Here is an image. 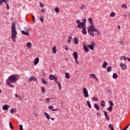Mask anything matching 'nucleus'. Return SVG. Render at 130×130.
<instances>
[{"mask_svg": "<svg viewBox=\"0 0 130 130\" xmlns=\"http://www.w3.org/2000/svg\"><path fill=\"white\" fill-rule=\"evenodd\" d=\"M97 115H98V116H99V115H100V114H99V113H97Z\"/></svg>", "mask_w": 130, "mask_h": 130, "instance_id": "338daca9", "label": "nucleus"}, {"mask_svg": "<svg viewBox=\"0 0 130 130\" xmlns=\"http://www.w3.org/2000/svg\"><path fill=\"white\" fill-rule=\"evenodd\" d=\"M26 46L28 47V48H31L32 47V43L31 42H28L26 43Z\"/></svg>", "mask_w": 130, "mask_h": 130, "instance_id": "2eb2a0df", "label": "nucleus"}, {"mask_svg": "<svg viewBox=\"0 0 130 130\" xmlns=\"http://www.w3.org/2000/svg\"><path fill=\"white\" fill-rule=\"evenodd\" d=\"M63 47L64 49H65V50H68L69 49L68 45H65Z\"/></svg>", "mask_w": 130, "mask_h": 130, "instance_id": "a19ab883", "label": "nucleus"}, {"mask_svg": "<svg viewBox=\"0 0 130 130\" xmlns=\"http://www.w3.org/2000/svg\"><path fill=\"white\" fill-rule=\"evenodd\" d=\"M58 87H59V89H60V90H61V85H60V83H59V84H58Z\"/></svg>", "mask_w": 130, "mask_h": 130, "instance_id": "603ef678", "label": "nucleus"}, {"mask_svg": "<svg viewBox=\"0 0 130 130\" xmlns=\"http://www.w3.org/2000/svg\"><path fill=\"white\" fill-rule=\"evenodd\" d=\"M90 78H92V79H96V76L93 74L90 75Z\"/></svg>", "mask_w": 130, "mask_h": 130, "instance_id": "cd10ccee", "label": "nucleus"}, {"mask_svg": "<svg viewBox=\"0 0 130 130\" xmlns=\"http://www.w3.org/2000/svg\"><path fill=\"white\" fill-rule=\"evenodd\" d=\"M84 50L85 52H88L89 51V49L88 48V46H86V45H84Z\"/></svg>", "mask_w": 130, "mask_h": 130, "instance_id": "f3484780", "label": "nucleus"}, {"mask_svg": "<svg viewBox=\"0 0 130 130\" xmlns=\"http://www.w3.org/2000/svg\"><path fill=\"white\" fill-rule=\"evenodd\" d=\"M6 0H0V6H3V3H5Z\"/></svg>", "mask_w": 130, "mask_h": 130, "instance_id": "79ce46f5", "label": "nucleus"}, {"mask_svg": "<svg viewBox=\"0 0 130 130\" xmlns=\"http://www.w3.org/2000/svg\"><path fill=\"white\" fill-rule=\"evenodd\" d=\"M95 80H96V81H98V78H96V77H95Z\"/></svg>", "mask_w": 130, "mask_h": 130, "instance_id": "774afa93", "label": "nucleus"}, {"mask_svg": "<svg viewBox=\"0 0 130 130\" xmlns=\"http://www.w3.org/2000/svg\"><path fill=\"white\" fill-rule=\"evenodd\" d=\"M54 77H55L54 76L52 75H50L49 77V79H50L51 81H52L54 79Z\"/></svg>", "mask_w": 130, "mask_h": 130, "instance_id": "393cba45", "label": "nucleus"}, {"mask_svg": "<svg viewBox=\"0 0 130 130\" xmlns=\"http://www.w3.org/2000/svg\"><path fill=\"white\" fill-rule=\"evenodd\" d=\"M38 62H39V58L37 57L35 59V61H34V62L35 66H36V64H37V63H38Z\"/></svg>", "mask_w": 130, "mask_h": 130, "instance_id": "4468645a", "label": "nucleus"}, {"mask_svg": "<svg viewBox=\"0 0 130 130\" xmlns=\"http://www.w3.org/2000/svg\"><path fill=\"white\" fill-rule=\"evenodd\" d=\"M88 21L90 24V26H89L88 29V34L92 37H94L95 35L94 32H96V34L99 35V31H98V29L97 28L95 27V25L93 24V20L92 18H88Z\"/></svg>", "mask_w": 130, "mask_h": 130, "instance_id": "f257e3e1", "label": "nucleus"}, {"mask_svg": "<svg viewBox=\"0 0 130 130\" xmlns=\"http://www.w3.org/2000/svg\"><path fill=\"white\" fill-rule=\"evenodd\" d=\"M122 9H127V6H126V5L125 4H122Z\"/></svg>", "mask_w": 130, "mask_h": 130, "instance_id": "473e14b6", "label": "nucleus"}, {"mask_svg": "<svg viewBox=\"0 0 130 130\" xmlns=\"http://www.w3.org/2000/svg\"><path fill=\"white\" fill-rule=\"evenodd\" d=\"M8 82H9V81H10L11 83H16V82H17V81H18V78H17V77H16V76H15L14 75H13L10 76L8 78Z\"/></svg>", "mask_w": 130, "mask_h": 130, "instance_id": "20e7f679", "label": "nucleus"}, {"mask_svg": "<svg viewBox=\"0 0 130 130\" xmlns=\"http://www.w3.org/2000/svg\"><path fill=\"white\" fill-rule=\"evenodd\" d=\"M55 83H56V84H57V85H58L60 83V82H59V81H56Z\"/></svg>", "mask_w": 130, "mask_h": 130, "instance_id": "052dcab7", "label": "nucleus"}, {"mask_svg": "<svg viewBox=\"0 0 130 130\" xmlns=\"http://www.w3.org/2000/svg\"><path fill=\"white\" fill-rule=\"evenodd\" d=\"M74 42L75 44H79V38L78 37H75L74 39Z\"/></svg>", "mask_w": 130, "mask_h": 130, "instance_id": "9d476101", "label": "nucleus"}, {"mask_svg": "<svg viewBox=\"0 0 130 130\" xmlns=\"http://www.w3.org/2000/svg\"><path fill=\"white\" fill-rule=\"evenodd\" d=\"M109 104L110 105V107H112V106H114V104L112 102V101H110L109 102Z\"/></svg>", "mask_w": 130, "mask_h": 130, "instance_id": "72a5a7b5", "label": "nucleus"}, {"mask_svg": "<svg viewBox=\"0 0 130 130\" xmlns=\"http://www.w3.org/2000/svg\"><path fill=\"white\" fill-rule=\"evenodd\" d=\"M44 115L46 116V118L48 120L51 119V120H54V118H50V116H49V115H48V113L45 112Z\"/></svg>", "mask_w": 130, "mask_h": 130, "instance_id": "0eeeda50", "label": "nucleus"}, {"mask_svg": "<svg viewBox=\"0 0 130 130\" xmlns=\"http://www.w3.org/2000/svg\"><path fill=\"white\" fill-rule=\"evenodd\" d=\"M29 81H30V82H32V81H36V78L32 76L31 77H30L29 78Z\"/></svg>", "mask_w": 130, "mask_h": 130, "instance_id": "4be33fe9", "label": "nucleus"}, {"mask_svg": "<svg viewBox=\"0 0 130 130\" xmlns=\"http://www.w3.org/2000/svg\"><path fill=\"white\" fill-rule=\"evenodd\" d=\"M87 105L89 108H92V106L91 105V103L89 101H87Z\"/></svg>", "mask_w": 130, "mask_h": 130, "instance_id": "412c9836", "label": "nucleus"}, {"mask_svg": "<svg viewBox=\"0 0 130 130\" xmlns=\"http://www.w3.org/2000/svg\"><path fill=\"white\" fill-rule=\"evenodd\" d=\"M128 126H129V124H127V126L124 128H123L122 130L127 129V127H128Z\"/></svg>", "mask_w": 130, "mask_h": 130, "instance_id": "09e8293b", "label": "nucleus"}, {"mask_svg": "<svg viewBox=\"0 0 130 130\" xmlns=\"http://www.w3.org/2000/svg\"><path fill=\"white\" fill-rule=\"evenodd\" d=\"M109 127H110V128L111 130H114V127H113V126H112V124H110L109 125Z\"/></svg>", "mask_w": 130, "mask_h": 130, "instance_id": "c756f323", "label": "nucleus"}, {"mask_svg": "<svg viewBox=\"0 0 130 130\" xmlns=\"http://www.w3.org/2000/svg\"><path fill=\"white\" fill-rule=\"evenodd\" d=\"M81 10H84V9H85V6L82 5L81 7H80Z\"/></svg>", "mask_w": 130, "mask_h": 130, "instance_id": "3c124183", "label": "nucleus"}, {"mask_svg": "<svg viewBox=\"0 0 130 130\" xmlns=\"http://www.w3.org/2000/svg\"><path fill=\"white\" fill-rule=\"evenodd\" d=\"M118 29H120V26L118 25Z\"/></svg>", "mask_w": 130, "mask_h": 130, "instance_id": "69168bd1", "label": "nucleus"}, {"mask_svg": "<svg viewBox=\"0 0 130 130\" xmlns=\"http://www.w3.org/2000/svg\"><path fill=\"white\" fill-rule=\"evenodd\" d=\"M68 42H69V43H71V42H72V40H68Z\"/></svg>", "mask_w": 130, "mask_h": 130, "instance_id": "680f3d73", "label": "nucleus"}, {"mask_svg": "<svg viewBox=\"0 0 130 130\" xmlns=\"http://www.w3.org/2000/svg\"><path fill=\"white\" fill-rule=\"evenodd\" d=\"M73 56L74 57V59H78V53H77V52H74Z\"/></svg>", "mask_w": 130, "mask_h": 130, "instance_id": "ddd939ff", "label": "nucleus"}, {"mask_svg": "<svg viewBox=\"0 0 130 130\" xmlns=\"http://www.w3.org/2000/svg\"><path fill=\"white\" fill-rule=\"evenodd\" d=\"M32 21H34V22H35V17L32 16Z\"/></svg>", "mask_w": 130, "mask_h": 130, "instance_id": "6e6d98bb", "label": "nucleus"}, {"mask_svg": "<svg viewBox=\"0 0 130 130\" xmlns=\"http://www.w3.org/2000/svg\"><path fill=\"white\" fill-rule=\"evenodd\" d=\"M107 72H111V67H108Z\"/></svg>", "mask_w": 130, "mask_h": 130, "instance_id": "49530a36", "label": "nucleus"}, {"mask_svg": "<svg viewBox=\"0 0 130 130\" xmlns=\"http://www.w3.org/2000/svg\"><path fill=\"white\" fill-rule=\"evenodd\" d=\"M51 100V98H47L45 100L46 103H49V100Z\"/></svg>", "mask_w": 130, "mask_h": 130, "instance_id": "f704fd0d", "label": "nucleus"}, {"mask_svg": "<svg viewBox=\"0 0 130 130\" xmlns=\"http://www.w3.org/2000/svg\"><path fill=\"white\" fill-rule=\"evenodd\" d=\"M40 7H41V8H43L44 7V6L41 3Z\"/></svg>", "mask_w": 130, "mask_h": 130, "instance_id": "13d9d810", "label": "nucleus"}, {"mask_svg": "<svg viewBox=\"0 0 130 130\" xmlns=\"http://www.w3.org/2000/svg\"><path fill=\"white\" fill-rule=\"evenodd\" d=\"M65 76H66V79H70V74H69V73H66Z\"/></svg>", "mask_w": 130, "mask_h": 130, "instance_id": "bb28decb", "label": "nucleus"}, {"mask_svg": "<svg viewBox=\"0 0 130 130\" xmlns=\"http://www.w3.org/2000/svg\"><path fill=\"white\" fill-rule=\"evenodd\" d=\"M39 19L41 22H43V17L40 16Z\"/></svg>", "mask_w": 130, "mask_h": 130, "instance_id": "de8ad7c7", "label": "nucleus"}, {"mask_svg": "<svg viewBox=\"0 0 130 130\" xmlns=\"http://www.w3.org/2000/svg\"><path fill=\"white\" fill-rule=\"evenodd\" d=\"M103 112H104V113L105 114V116L106 117V119H107V120H109V119H110V118H109V116L107 114V112H106L105 111H103Z\"/></svg>", "mask_w": 130, "mask_h": 130, "instance_id": "6e6552de", "label": "nucleus"}, {"mask_svg": "<svg viewBox=\"0 0 130 130\" xmlns=\"http://www.w3.org/2000/svg\"><path fill=\"white\" fill-rule=\"evenodd\" d=\"M87 47H89L91 50H93L94 49V46L92 45H87Z\"/></svg>", "mask_w": 130, "mask_h": 130, "instance_id": "6ab92c4d", "label": "nucleus"}, {"mask_svg": "<svg viewBox=\"0 0 130 130\" xmlns=\"http://www.w3.org/2000/svg\"><path fill=\"white\" fill-rule=\"evenodd\" d=\"M16 38H17V29H16V26L15 23H13L11 27V39L13 42H16Z\"/></svg>", "mask_w": 130, "mask_h": 130, "instance_id": "7ed1b4c3", "label": "nucleus"}, {"mask_svg": "<svg viewBox=\"0 0 130 130\" xmlns=\"http://www.w3.org/2000/svg\"><path fill=\"white\" fill-rule=\"evenodd\" d=\"M83 92L84 97H85V98H88V97H89V93H88V90H87V88H83Z\"/></svg>", "mask_w": 130, "mask_h": 130, "instance_id": "39448f33", "label": "nucleus"}, {"mask_svg": "<svg viewBox=\"0 0 130 130\" xmlns=\"http://www.w3.org/2000/svg\"><path fill=\"white\" fill-rule=\"evenodd\" d=\"M108 66V63H107V62L106 61H104L103 65H102V67L104 69H106V67Z\"/></svg>", "mask_w": 130, "mask_h": 130, "instance_id": "f8f14e48", "label": "nucleus"}, {"mask_svg": "<svg viewBox=\"0 0 130 130\" xmlns=\"http://www.w3.org/2000/svg\"><path fill=\"white\" fill-rule=\"evenodd\" d=\"M46 91V89H45V87L42 88V91L43 92V93H45Z\"/></svg>", "mask_w": 130, "mask_h": 130, "instance_id": "ea45409f", "label": "nucleus"}, {"mask_svg": "<svg viewBox=\"0 0 130 130\" xmlns=\"http://www.w3.org/2000/svg\"><path fill=\"white\" fill-rule=\"evenodd\" d=\"M24 30H25V31L26 32H30V30L29 29V28H27V27H25L24 28Z\"/></svg>", "mask_w": 130, "mask_h": 130, "instance_id": "7c9ffc66", "label": "nucleus"}, {"mask_svg": "<svg viewBox=\"0 0 130 130\" xmlns=\"http://www.w3.org/2000/svg\"><path fill=\"white\" fill-rule=\"evenodd\" d=\"M15 97H16L17 98H20V96H19V95H18V94H15Z\"/></svg>", "mask_w": 130, "mask_h": 130, "instance_id": "5fc2aeb1", "label": "nucleus"}, {"mask_svg": "<svg viewBox=\"0 0 130 130\" xmlns=\"http://www.w3.org/2000/svg\"><path fill=\"white\" fill-rule=\"evenodd\" d=\"M19 129L20 130H24V129L23 128V125L20 124L19 125Z\"/></svg>", "mask_w": 130, "mask_h": 130, "instance_id": "a18cd8bd", "label": "nucleus"}, {"mask_svg": "<svg viewBox=\"0 0 130 130\" xmlns=\"http://www.w3.org/2000/svg\"><path fill=\"white\" fill-rule=\"evenodd\" d=\"M6 7H7V9L8 10H9L10 9V6H9V4H6Z\"/></svg>", "mask_w": 130, "mask_h": 130, "instance_id": "864d4df0", "label": "nucleus"}, {"mask_svg": "<svg viewBox=\"0 0 130 130\" xmlns=\"http://www.w3.org/2000/svg\"><path fill=\"white\" fill-rule=\"evenodd\" d=\"M58 79V78H57V77H55H55H54L53 80H54L55 82H57Z\"/></svg>", "mask_w": 130, "mask_h": 130, "instance_id": "8fccbe9b", "label": "nucleus"}, {"mask_svg": "<svg viewBox=\"0 0 130 130\" xmlns=\"http://www.w3.org/2000/svg\"><path fill=\"white\" fill-rule=\"evenodd\" d=\"M108 111H112V107H109L107 109Z\"/></svg>", "mask_w": 130, "mask_h": 130, "instance_id": "e433bc0d", "label": "nucleus"}, {"mask_svg": "<svg viewBox=\"0 0 130 130\" xmlns=\"http://www.w3.org/2000/svg\"><path fill=\"white\" fill-rule=\"evenodd\" d=\"M48 108L50 110H52L53 111H56V110H58V109H57L56 108L55 109H53V106H50L48 107Z\"/></svg>", "mask_w": 130, "mask_h": 130, "instance_id": "1a4fd4ad", "label": "nucleus"}, {"mask_svg": "<svg viewBox=\"0 0 130 130\" xmlns=\"http://www.w3.org/2000/svg\"><path fill=\"white\" fill-rule=\"evenodd\" d=\"M7 85L10 87V88H14V85L11 83H10L9 81L7 82Z\"/></svg>", "mask_w": 130, "mask_h": 130, "instance_id": "5701e85b", "label": "nucleus"}, {"mask_svg": "<svg viewBox=\"0 0 130 130\" xmlns=\"http://www.w3.org/2000/svg\"><path fill=\"white\" fill-rule=\"evenodd\" d=\"M8 2H9V1H7V0H5L4 3L7 5V4H8Z\"/></svg>", "mask_w": 130, "mask_h": 130, "instance_id": "e2e57ef3", "label": "nucleus"}, {"mask_svg": "<svg viewBox=\"0 0 130 130\" xmlns=\"http://www.w3.org/2000/svg\"><path fill=\"white\" fill-rule=\"evenodd\" d=\"M76 62L77 64H79V61H78V59H75Z\"/></svg>", "mask_w": 130, "mask_h": 130, "instance_id": "4d7b16f0", "label": "nucleus"}, {"mask_svg": "<svg viewBox=\"0 0 130 130\" xmlns=\"http://www.w3.org/2000/svg\"><path fill=\"white\" fill-rule=\"evenodd\" d=\"M42 81L43 84H44V85H46L47 82H46V81H45V79H44V78H42Z\"/></svg>", "mask_w": 130, "mask_h": 130, "instance_id": "2f4dec72", "label": "nucleus"}, {"mask_svg": "<svg viewBox=\"0 0 130 130\" xmlns=\"http://www.w3.org/2000/svg\"><path fill=\"white\" fill-rule=\"evenodd\" d=\"M126 57H125V56H122L121 58H120V59L121 60H122V59H123V60H126Z\"/></svg>", "mask_w": 130, "mask_h": 130, "instance_id": "c9c22d12", "label": "nucleus"}, {"mask_svg": "<svg viewBox=\"0 0 130 130\" xmlns=\"http://www.w3.org/2000/svg\"><path fill=\"white\" fill-rule=\"evenodd\" d=\"M41 12H42V13H44V12H45V10H44V9H42L41 10Z\"/></svg>", "mask_w": 130, "mask_h": 130, "instance_id": "0e129e2a", "label": "nucleus"}, {"mask_svg": "<svg viewBox=\"0 0 130 130\" xmlns=\"http://www.w3.org/2000/svg\"><path fill=\"white\" fill-rule=\"evenodd\" d=\"M113 79H117V74H116V73L113 74Z\"/></svg>", "mask_w": 130, "mask_h": 130, "instance_id": "c85d7f7f", "label": "nucleus"}, {"mask_svg": "<svg viewBox=\"0 0 130 130\" xmlns=\"http://www.w3.org/2000/svg\"><path fill=\"white\" fill-rule=\"evenodd\" d=\"M52 52L53 53H56V51H57V50H56V47L54 46L52 49Z\"/></svg>", "mask_w": 130, "mask_h": 130, "instance_id": "a211bd4d", "label": "nucleus"}, {"mask_svg": "<svg viewBox=\"0 0 130 130\" xmlns=\"http://www.w3.org/2000/svg\"><path fill=\"white\" fill-rule=\"evenodd\" d=\"M69 39L70 40H73V37H72V36H69Z\"/></svg>", "mask_w": 130, "mask_h": 130, "instance_id": "bf43d9fd", "label": "nucleus"}, {"mask_svg": "<svg viewBox=\"0 0 130 130\" xmlns=\"http://www.w3.org/2000/svg\"><path fill=\"white\" fill-rule=\"evenodd\" d=\"M21 33L23 35H26V36H28V35H29V32L28 31H24V30H22Z\"/></svg>", "mask_w": 130, "mask_h": 130, "instance_id": "dca6fc26", "label": "nucleus"}, {"mask_svg": "<svg viewBox=\"0 0 130 130\" xmlns=\"http://www.w3.org/2000/svg\"><path fill=\"white\" fill-rule=\"evenodd\" d=\"M55 11L56 13H59V8H56L55 9Z\"/></svg>", "mask_w": 130, "mask_h": 130, "instance_id": "37998d69", "label": "nucleus"}, {"mask_svg": "<svg viewBox=\"0 0 130 130\" xmlns=\"http://www.w3.org/2000/svg\"><path fill=\"white\" fill-rule=\"evenodd\" d=\"M92 100H93L94 101H98V98H97V97H93Z\"/></svg>", "mask_w": 130, "mask_h": 130, "instance_id": "c03bdc74", "label": "nucleus"}, {"mask_svg": "<svg viewBox=\"0 0 130 130\" xmlns=\"http://www.w3.org/2000/svg\"><path fill=\"white\" fill-rule=\"evenodd\" d=\"M115 13L114 12H112L110 14V17H115Z\"/></svg>", "mask_w": 130, "mask_h": 130, "instance_id": "4c0bfd02", "label": "nucleus"}, {"mask_svg": "<svg viewBox=\"0 0 130 130\" xmlns=\"http://www.w3.org/2000/svg\"><path fill=\"white\" fill-rule=\"evenodd\" d=\"M10 108V106L8 105H5L3 107V110H8Z\"/></svg>", "mask_w": 130, "mask_h": 130, "instance_id": "9b49d317", "label": "nucleus"}, {"mask_svg": "<svg viewBox=\"0 0 130 130\" xmlns=\"http://www.w3.org/2000/svg\"><path fill=\"white\" fill-rule=\"evenodd\" d=\"M94 108H95L96 110H100V107H99V105L97 104L94 105Z\"/></svg>", "mask_w": 130, "mask_h": 130, "instance_id": "aec40b11", "label": "nucleus"}, {"mask_svg": "<svg viewBox=\"0 0 130 130\" xmlns=\"http://www.w3.org/2000/svg\"><path fill=\"white\" fill-rule=\"evenodd\" d=\"M16 112V110L13 109H11V113H15Z\"/></svg>", "mask_w": 130, "mask_h": 130, "instance_id": "58836bf2", "label": "nucleus"}, {"mask_svg": "<svg viewBox=\"0 0 130 130\" xmlns=\"http://www.w3.org/2000/svg\"><path fill=\"white\" fill-rule=\"evenodd\" d=\"M120 67L121 70H126V69H127V68L126 67V65L123 63H120Z\"/></svg>", "mask_w": 130, "mask_h": 130, "instance_id": "423d86ee", "label": "nucleus"}, {"mask_svg": "<svg viewBox=\"0 0 130 130\" xmlns=\"http://www.w3.org/2000/svg\"><path fill=\"white\" fill-rule=\"evenodd\" d=\"M101 106L102 107H104L105 106V101H102L101 103Z\"/></svg>", "mask_w": 130, "mask_h": 130, "instance_id": "b1692460", "label": "nucleus"}, {"mask_svg": "<svg viewBox=\"0 0 130 130\" xmlns=\"http://www.w3.org/2000/svg\"><path fill=\"white\" fill-rule=\"evenodd\" d=\"M9 125H10V128H11V129H14V126H13V123L11 122H9Z\"/></svg>", "mask_w": 130, "mask_h": 130, "instance_id": "a878e982", "label": "nucleus"}, {"mask_svg": "<svg viewBox=\"0 0 130 130\" xmlns=\"http://www.w3.org/2000/svg\"><path fill=\"white\" fill-rule=\"evenodd\" d=\"M77 24H78V26L75 27L76 29L77 28H79L80 29H82V33L84 34V35H86L87 34V31H86V23L85 22H81L79 20H77L76 21Z\"/></svg>", "mask_w": 130, "mask_h": 130, "instance_id": "f03ea898", "label": "nucleus"}]
</instances>
